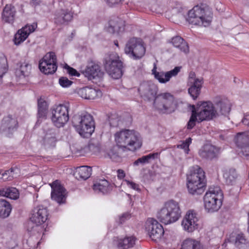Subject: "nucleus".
Returning a JSON list of instances; mask_svg holds the SVG:
<instances>
[{"label":"nucleus","mask_w":249,"mask_h":249,"mask_svg":"<svg viewBox=\"0 0 249 249\" xmlns=\"http://www.w3.org/2000/svg\"><path fill=\"white\" fill-rule=\"evenodd\" d=\"M117 146L123 149L134 152L142 146V139L140 133L133 129H123L114 135Z\"/></svg>","instance_id":"obj_1"},{"label":"nucleus","mask_w":249,"mask_h":249,"mask_svg":"<svg viewBox=\"0 0 249 249\" xmlns=\"http://www.w3.org/2000/svg\"><path fill=\"white\" fill-rule=\"evenodd\" d=\"M213 18V12L210 7L205 4L195 6L188 13L186 20L190 24L208 26Z\"/></svg>","instance_id":"obj_2"},{"label":"nucleus","mask_w":249,"mask_h":249,"mask_svg":"<svg viewBox=\"0 0 249 249\" xmlns=\"http://www.w3.org/2000/svg\"><path fill=\"white\" fill-rule=\"evenodd\" d=\"M181 209L179 203L174 200H170L164 203L158 212L157 218L166 225L174 223L181 216Z\"/></svg>","instance_id":"obj_3"},{"label":"nucleus","mask_w":249,"mask_h":249,"mask_svg":"<svg viewBox=\"0 0 249 249\" xmlns=\"http://www.w3.org/2000/svg\"><path fill=\"white\" fill-rule=\"evenodd\" d=\"M72 124L76 131L83 137L91 136L94 131V122L92 116L87 112L75 115Z\"/></svg>","instance_id":"obj_4"},{"label":"nucleus","mask_w":249,"mask_h":249,"mask_svg":"<svg viewBox=\"0 0 249 249\" xmlns=\"http://www.w3.org/2000/svg\"><path fill=\"white\" fill-rule=\"evenodd\" d=\"M187 188L190 194L193 195H200L206 186L205 172L202 168L196 166L187 176Z\"/></svg>","instance_id":"obj_5"},{"label":"nucleus","mask_w":249,"mask_h":249,"mask_svg":"<svg viewBox=\"0 0 249 249\" xmlns=\"http://www.w3.org/2000/svg\"><path fill=\"white\" fill-rule=\"evenodd\" d=\"M203 199L204 207L208 212L217 211L222 204L221 190L218 187L210 188Z\"/></svg>","instance_id":"obj_6"},{"label":"nucleus","mask_w":249,"mask_h":249,"mask_svg":"<svg viewBox=\"0 0 249 249\" xmlns=\"http://www.w3.org/2000/svg\"><path fill=\"white\" fill-rule=\"evenodd\" d=\"M69 104H59L51 109V120L54 126L58 128L63 127L69 120Z\"/></svg>","instance_id":"obj_7"},{"label":"nucleus","mask_w":249,"mask_h":249,"mask_svg":"<svg viewBox=\"0 0 249 249\" xmlns=\"http://www.w3.org/2000/svg\"><path fill=\"white\" fill-rule=\"evenodd\" d=\"M192 112L198 118V123L210 121L216 117L214 107L211 102H203L200 104H197L196 107L193 105Z\"/></svg>","instance_id":"obj_8"},{"label":"nucleus","mask_w":249,"mask_h":249,"mask_svg":"<svg viewBox=\"0 0 249 249\" xmlns=\"http://www.w3.org/2000/svg\"><path fill=\"white\" fill-rule=\"evenodd\" d=\"M124 52L135 60L141 58L145 53L143 41L140 38H130L125 45Z\"/></svg>","instance_id":"obj_9"},{"label":"nucleus","mask_w":249,"mask_h":249,"mask_svg":"<svg viewBox=\"0 0 249 249\" xmlns=\"http://www.w3.org/2000/svg\"><path fill=\"white\" fill-rule=\"evenodd\" d=\"M174 97L170 93H164L157 95V109L159 113L168 114L175 109Z\"/></svg>","instance_id":"obj_10"},{"label":"nucleus","mask_w":249,"mask_h":249,"mask_svg":"<svg viewBox=\"0 0 249 249\" xmlns=\"http://www.w3.org/2000/svg\"><path fill=\"white\" fill-rule=\"evenodd\" d=\"M183 230L188 232H192L199 228V219L197 213L193 210H189L186 213L181 222Z\"/></svg>","instance_id":"obj_11"},{"label":"nucleus","mask_w":249,"mask_h":249,"mask_svg":"<svg viewBox=\"0 0 249 249\" xmlns=\"http://www.w3.org/2000/svg\"><path fill=\"white\" fill-rule=\"evenodd\" d=\"M52 188L51 197L59 204L64 203L66 199V191L58 180L51 184Z\"/></svg>","instance_id":"obj_12"},{"label":"nucleus","mask_w":249,"mask_h":249,"mask_svg":"<svg viewBox=\"0 0 249 249\" xmlns=\"http://www.w3.org/2000/svg\"><path fill=\"white\" fill-rule=\"evenodd\" d=\"M18 126V122L16 117L12 115H8L3 119L0 127V131L9 136L17 128Z\"/></svg>","instance_id":"obj_13"},{"label":"nucleus","mask_w":249,"mask_h":249,"mask_svg":"<svg viewBox=\"0 0 249 249\" xmlns=\"http://www.w3.org/2000/svg\"><path fill=\"white\" fill-rule=\"evenodd\" d=\"M155 86L150 82H144L142 83L138 89L141 96L147 100L156 101Z\"/></svg>","instance_id":"obj_14"},{"label":"nucleus","mask_w":249,"mask_h":249,"mask_svg":"<svg viewBox=\"0 0 249 249\" xmlns=\"http://www.w3.org/2000/svg\"><path fill=\"white\" fill-rule=\"evenodd\" d=\"M81 72L89 80L100 79L103 78L104 72L100 66L96 63L91 66H88L85 68H81Z\"/></svg>","instance_id":"obj_15"},{"label":"nucleus","mask_w":249,"mask_h":249,"mask_svg":"<svg viewBox=\"0 0 249 249\" xmlns=\"http://www.w3.org/2000/svg\"><path fill=\"white\" fill-rule=\"evenodd\" d=\"M37 27V24L34 23L32 24H27L21 29L18 30L15 35L14 43L18 45L23 42L28 37L29 35L34 32Z\"/></svg>","instance_id":"obj_16"},{"label":"nucleus","mask_w":249,"mask_h":249,"mask_svg":"<svg viewBox=\"0 0 249 249\" xmlns=\"http://www.w3.org/2000/svg\"><path fill=\"white\" fill-rule=\"evenodd\" d=\"M48 216V212L47 208L42 206H38L34 209L31 220L37 225H40L46 222Z\"/></svg>","instance_id":"obj_17"},{"label":"nucleus","mask_w":249,"mask_h":249,"mask_svg":"<svg viewBox=\"0 0 249 249\" xmlns=\"http://www.w3.org/2000/svg\"><path fill=\"white\" fill-rule=\"evenodd\" d=\"M104 67L108 74L114 79H119L123 75V63H105Z\"/></svg>","instance_id":"obj_18"},{"label":"nucleus","mask_w":249,"mask_h":249,"mask_svg":"<svg viewBox=\"0 0 249 249\" xmlns=\"http://www.w3.org/2000/svg\"><path fill=\"white\" fill-rule=\"evenodd\" d=\"M17 11L12 4H6L4 7L2 14V20L9 24H13L16 18Z\"/></svg>","instance_id":"obj_19"},{"label":"nucleus","mask_w":249,"mask_h":249,"mask_svg":"<svg viewBox=\"0 0 249 249\" xmlns=\"http://www.w3.org/2000/svg\"><path fill=\"white\" fill-rule=\"evenodd\" d=\"M113 187V185L106 179H100L95 183L92 189L96 193L107 194L110 193Z\"/></svg>","instance_id":"obj_20"},{"label":"nucleus","mask_w":249,"mask_h":249,"mask_svg":"<svg viewBox=\"0 0 249 249\" xmlns=\"http://www.w3.org/2000/svg\"><path fill=\"white\" fill-rule=\"evenodd\" d=\"M79 95L85 99L93 100L98 97L101 96L102 92L98 89L85 87L78 91Z\"/></svg>","instance_id":"obj_21"},{"label":"nucleus","mask_w":249,"mask_h":249,"mask_svg":"<svg viewBox=\"0 0 249 249\" xmlns=\"http://www.w3.org/2000/svg\"><path fill=\"white\" fill-rule=\"evenodd\" d=\"M218 149L211 144L205 145L199 151V156L203 159L212 160L217 157Z\"/></svg>","instance_id":"obj_22"},{"label":"nucleus","mask_w":249,"mask_h":249,"mask_svg":"<svg viewBox=\"0 0 249 249\" xmlns=\"http://www.w3.org/2000/svg\"><path fill=\"white\" fill-rule=\"evenodd\" d=\"M181 69V67L178 66L176 67L173 70L166 72L157 71V79L161 83H166L170 80L171 78L177 75Z\"/></svg>","instance_id":"obj_23"},{"label":"nucleus","mask_w":249,"mask_h":249,"mask_svg":"<svg viewBox=\"0 0 249 249\" xmlns=\"http://www.w3.org/2000/svg\"><path fill=\"white\" fill-rule=\"evenodd\" d=\"M231 104L227 99H222L217 102L214 107L216 117L219 115H226L231 110Z\"/></svg>","instance_id":"obj_24"},{"label":"nucleus","mask_w":249,"mask_h":249,"mask_svg":"<svg viewBox=\"0 0 249 249\" xmlns=\"http://www.w3.org/2000/svg\"><path fill=\"white\" fill-rule=\"evenodd\" d=\"M176 48H178L181 52L188 53L189 52V47L188 43L183 38L179 36L173 37L171 40L168 41Z\"/></svg>","instance_id":"obj_25"},{"label":"nucleus","mask_w":249,"mask_h":249,"mask_svg":"<svg viewBox=\"0 0 249 249\" xmlns=\"http://www.w3.org/2000/svg\"><path fill=\"white\" fill-rule=\"evenodd\" d=\"M231 242L238 249H249V240L242 233L236 234L234 238H231Z\"/></svg>","instance_id":"obj_26"},{"label":"nucleus","mask_w":249,"mask_h":249,"mask_svg":"<svg viewBox=\"0 0 249 249\" xmlns=\"http://www.w3.org/2000/svg\"><path fill=\"white\" fill-rule=\"evenodd\" d=\"M72 13L68 9H61L55 15V22L58 24H62L71 21L72 19Z\"/></svg>","instance_id":"obj_27"},{"label":"nucleus","mask_w":249,"mask_h":249,"mask_svg":"<svg viewBox=\"0 0 249 249\" xmlns=\"http://www.w3.org/2000/svg\"><path fill=\"white\" fill-rule=\"evenodd\" d=\"M203 84L202 78L196 79L188 89V93L194 100H196L200 94Z\"/></svg>","instance_id":"obj_28"},{"label":"nucleus","mask_w":249,"mask_h":249,"mask_svg":"<svg viewBox=\"0 0 249 249\" xmlns=\"http://www.w3.org/2000/svg\"><path fill=\"white\" fill-rule=\"evenodd\" d=\"M48 108L47 103L45 100L42 98L38 100V120L36 125L40 124L42 119H45L47 114Z\"/></svg>","instance_id":"obj_29"},{"label":"nucleus","mask_w":249,"mask_h":249,"mask_svg":"<svg viewBox=\"0 0 249 249\" xmlns=\"http://www.w3.org/2000/svg\"><path fill=\"white\" fill-rule=\"evenodd\" d=\"M238 175L235 169H226L223 173V178L226 183L228 185L234 184L237 178Z\"/></svg>","instance_id":"obj_30"},{"label":"nucleus","mask_w":249,"mask_h":249,"mask_svg":"<svg viewBox=\"0 0 249 249\" xmlns=\"http://www.w3.org/2000/svg\"><path fill=\"white\" fill-rule=\"evenodd\" d=\"M12 210L11 204L5 199H0V219H5L10 215Z\"/></svg>","instance_id":"obj_31"},{"label":"nucleus","mask_w":249,"mask_h":249,"mask_svg":"<svg viewBox=\"0 0 249 249\" xmlns=\"http://www.w3.org/2000/svg\"><path fill=\"white\" fill-rule=\"evenodd\" d=\"M135 237L129 236L119 239L116 244L119 249H127L133 247L135 244Z\"/></svg>","instance_id":"obj_32"},{"label":"nucleus","mask_w":249,"mask_h":249,"mask_svg":"<svg viewBox=\"0 0 249 249\" xmlns=\"http://www.w3.org/2000/svg\"><path fill=\"white\" fill-rule=\"evenodd\" d=\"M56 142V134L53 129H48L45 131L43 138L44 144L46 145L53 146Z\"/></svg>","instance_id":"obj_33"},{"label":"nucleus","mask_w":249,"mask_h":249,"mask_svg":"<svg viewBox=\"0 0 249 249\" xmlns=\"http://www.w3.org/2000/svg\"><path fill=\"white\" fill-rule=\"evenodd\" d=\"M181 249H203V247L199 241L187 238L182 242Z\"/></svg>","instance_id":"obj_34"},{"label":"nucleus","mask_w":249,"mask_h":249,"mask_svg":"<svg viewBox=\"0 0 249 249\" xmlns=\"http://www.w3.org/2000/svg\"><path fill=\"white\" fill-rule=\"evenodd\" d=\"M91 168L88 166L78 167L76 170V176L78 179L86 180L89 178L91 175Z\"/></svg>","instance_id":"obj_35"},{"label":"nucleus","mask_w":249,"mask_h":249,"mask_svg":"<svg viewBox=\"0 0 249 249\" xmlns=\"http://www.w3.org/2000/svg\"><path fill=\"white\" fill-rule=\"evenodd\" d=\"M0 196L15 200L19 197V192L14 187L2 188L0 190Z\"/></svg>","instance_id":"obj_36"},{"label":"nucleus","mask_w":249,"mask_h":249,"mask_svg":"<svg viewBox=\"0 0 249 249\" xmlns=\"http://www.w3.org/2000/svg\"><path fill=\"white\" fill-rule=\"evenodd\" d=\"M40 71L45 74L53 73L57 70L56 63H39Z\"/></svg>","instance_id":"obj_37"},{"label":"nucleus","mask_w":249,"mask_h":249,"mask_svg":"<svg viewBox=\"0 0 249 249\" xmlns=\"http://www.w3.org/2000/svg\"><path fill=\"white\" fill-rule=\"evenodd\" d=\"M19 174V169L18 167H12L10 170L1 174V180L3 181L11 180L14 178H17Z\"/></svg>","instance_id":"obj_38"},{"label":"nucleus","mask_w":249,"mask_h":249,"mask_svg":"<svg viewBox=\"0 0 249 249\" xmlns=\"http://www.w3.org/2000/svg\"><path fill=\"white\" fill-rule=\"evenodd\" d=\"M109 24L107 31L110 33H118L124 29L123 22L119 19L115 21L111 20L109 21Z\"/></svg>","instance_id":"obj_39"},{"label":"nucleus","mask_w":249,"mask_h":249,"mask_svg":"<svg viewBox=\"0 0 249 249\" xmlns=\"http://www.w3.org/2000/svg\"><path fill=\"white\" fill-rule=\"evenodd\" d=\"M234 142L236 145L240 147L249 143V135L246 132H239L235 137Z\"/></svg>","instance_id":"obj_40"},{"label":"nucleus","mask_w":249,"mask_h":249,"mask_svg":"<svg viewBox=\"0 0 249 249\" xmlns=\"http://www.w3.org/2000/svg\"><path fill=\"white\" fill-rule=\"evenodd\" d=\"M155 220L153 218H148L145 223V229L148 234L152 240H155L154 230Z\"/></svg>","instance_id":"obj_41"},{"label":"nucleus","mask_w":249,"mask_h":249,"mask_svg":"<svg viewBox=\"0 0 249 249\" xmlns=\"http://www.w3.org/2000/svg\"><path fill=\"white\" fill-rule=\"evenodd\" d=\"M155 159V153H150L147 155L143 156L141 158L138 159L136 160H135L133 164L135 166H138L140 164H144L146 163H149L151 162V161L154 160Z\"/></svg>","instance_id":"obj_42"},{"label":"nucleus","mask_w":249,"mask_h":249,"mask_svg":"<svg viewBox=\"0 0 249 249\" xmlns=\"http://www.w3.org/2000/svg\"><path fill=\"white\" fill-rule=\"evenodd\" d=\"M104 59L105 62H122L123 61L122 58L115 52L106 54Z\"/></svg>","instance_id":"obj_43"},{"label":"nucleus","mask_w":249,"mask_h":249,"mask_svg":"<svg viewBox=\"0 0 249 249\" xmlns=\"http://www.w3.org/2000/svg\"><path fill=\"white\" fill-rule=\"evenodd\" d=\"M57 57L55 53L50 52L47 53L39 62H56Z\"/></svg>","instance_id":"obj_44"},{"label":"nucleus","mask_w":249,"mask_h":249,"mask_svg":"<svg viewBox=\"0 0 249 249\" xmlns=\"http://www.w3.org/2000/svg\"><path fill=\"white\" fill-rule=\"evenodd\" d=\"M120 118L116 113L110 114L108 117V121L112 127H117L119 124Z\"/></svg>","instance_id":"obj_45"},{"label":"nucleus","mask_w":249,"mask_h":249,"mask_svg":"<svg viewBox=\"0 0 249 249\" xmlns=\"http://www.w3.org/2000/svg\"><path fill=\"white\" fill-rule=\"evenodd\" d=\"M63 68L66 70V72L72 76L79 77L80 74L75 69L69 66L67 63H65Z\"/></svg>","instance_id":"obj_46"},{"label":"nucleus","mask_w":249,"mask_h":249,"mask_svg":"<svg viewBox=\"0 0 249 249\" xmlns=\"http://www.w3.org/2000/svg\"><path fill=\"white\" fill-rule=\"evenodd\" d=\"M72 83L73 82L66 77H61L59 79V84L62 87L64 88L70 87Z\"/></svg>","instance_id":"obj_47"},{"label":"nucleus","mask_w":249,"mask_h":249,"mask_svg":"<svg viewBox=\"0 0 249 249\" xmlns=\"http://www.w3.org/2000/svg\"><path fill=\"white\" fill-rule=\"evenodd\" d=\"M198 122V118L195 115V114L192 112V114L190 118L187 123V128L188 129H192L195 125L196 123Z\"/></svg>","instance_id":"obj_48"},{"label":"nucleus","mask_w":249,"mask_h":249,"mask_svg":"<svg viewBox=\"0 0 249 249\" xmlns=\"http://www.w3.org/2000/svg\"><path fill=\"white\" fill-rule=\"evenodd\" d=\"M192 142V139L191 138L187 139L185 141L183 142L181 144L178 145V147L184 149L186 153H188L189 151V146L190 144Z\"/></svg>","instance_id":"obj_49"},{"label":"nucleus","mask_w":249,"mask_h":249,"mask_svg":"<svg viewBox=\"0 0 249 249\" xmlns=\"http://www.w3.org/2000/svg\"><path fill=\"white\" fill-rule=\"evenodd\" d=\"M25 65L23 66L22 65H20L19 67V68H17L16 70L15 73L17 76L20 77L21 76H24L25 75V71L27 67L28 66V64L27 63H24Z\"/></svg>","instance_id":"obj_50"},{"label":"nucleus","mask_w":249,"mask_h":249,"mask_svg":"<svg viewBox=\"0 0 249 249\" xmlns=\"http://www.w3.org/2000/svg\"><path fill=\"white\" fill-rule=\"evenodd\" d=\"M164 232L163 226L157 221V238H159L160 240H162Z\"/></svg>","instance_id":"obj_51"},{"label":"nucleus","mask_w":249,"mask_h":249,"mask_svg":"<svg viewBox=\"0 0 249 249\" xmlns=\"http://www.w3.org/2000/svg\"><path fill=\"white\" fill-rule=\"evenodd\" d=\"M241 149V153L242 155L246 157L247 159L249 158V143L240 147Z\"/></svg>","instance_id":"obj_52"},{"label":"nucleus","mask_w":249,"mask_h":249,"mask_svg":"<svg viewBox=\"0 0 249 249\" xmlns=\"http://www.w3.org/2000/svg\"><path fill=\"white\" fill-rule=\"evenodd\" d=\"M124 181L125 182L127 185V186L133 190H136L137 191H140V186L139 185L135 183L133 181H129L127 179L124 180Z\"/></svg>","instance_id":"obj_53"},{"label":"nucleus","mask_w":249,"mask_h":249,"mask_svg":"<svg viewBox=\"0 0 249 249\" xmlns=\"http://www.w3.org/2000/svg\"><path fill=\"white\" fill-rule=\"evenodd\" d=\"M107 154L110 159H115L118 157V153L116 147L114 146L110 148L107 152Z\"/></svg>","instance_id":"obj_54"},{"label":"nucleus","mask_w":249,"mask_h":249,"mask_svg":"<svg viewBox=\"0 0 249 249\" xmlns=\"http://www.w3.org/2000/svg\"><path fill=\"white\" fill-rule=\"evenodd\" d=\"M8 69V63H0V78L7 72Z\"/></svg>","instance_id":"obj_55"},{"label":"nucleus","mask_w":249,"mask_h":249,"mask_svg":"<svg viewBox=\"0 0 249 249\" xmlns=\"http://www.w3.org/2000/svg\"><path fill=\"white\" fill-rule=\"evenodd\" d=\"M130 214L125 213L123 214L122 215L120 216L119 217V222L120 224L123 223L126 220L129 219L130 218Z\"/></svg>","instance_id":"obj_56"},{"label":"nucleus","mask_w":249,"mask_h":249,"mask_svg":"<svg viewBox=\"0 0 249 249\" xmlns=\"http://www.w3.org/2000/svg\"><path fill=\"white\" fill-rule=\"evenodd\" d=\"M117 177L119 179H122L124 178L125 176V174L124 170L122 169H118L117 171Z\"/></svg>","instance_id":"obj_57"},{"label":"nucleus","mask_w":249,"mask_h":249,"mask_svg":"<svg viewBox=\"0 0 249 249\" xmlns=\"http://www.w3.org/2000/svg\"><path fill=\"white\" fill-rule=\"evenodd\" d=\"M242 122L249 128V114L245 115Z\"/></svg>","instance_id":"obj_58"},{"label":"nucleus","mask_w":249,"mask_h":249,"mask_svg":"<svg viewBox=\"0 0 249 249\" xmlns=\"http://www.w3.org/2000/svg\"><path fill=\"white\" fill-rule=\"evenodd\" d=\"M189 78L190 79H194V80L196 78V74L193 71H191L189 73Z\"/></svg>","instance_id":"obj_59"},{"label":"nucleus","mask_w":249,"mask_h":249,"mask_svg":"<svg viewBox=\"0 0 249 249\" xmlns=\"http://www.w3.org/2000/svg\"><path fill=\"white\" fill-rule=\"evenodd\" d=\"M6 60L5 56L3 53H0V61L4 62Z\"/></svg>","instance_id":"obj_60"},{"label":"nucleus","mask_w":249,"mask_h":249,"mask_svg":"<svg viewBox=\"0 0 249 249\" xmlns=\"http://www.w3.org/2000/svg\"><path fill=\"white\" fill-rule=\"evenodd\" d=\"M153 68L152 70V74L154 75V77H156V63H153Z\"/></svg>","instance_id":"obj_61"},{"label":"nucleus","mask_w":249,"mask_h":249,"mask_svg":"<svg viewBox=\"0 0 249 249\" xmlns=\"http://www.w3.org/2000/svg\"><path fill=\"white\" fill-rule=\"evenodd\" d=\"M159 26L160 27L159 28L157 26V31L161 32L162 31V27L160 25H159Z\"/></svg>","instance_id":"obj_62"},{"label":"nucleus","mask_w":249,"mask_h":249,"mask_svg":"<svg viewBox=\"0 0 249 249\" xmlns=\"http://www.w3.org/2000/svg\"><path fill=\"white\" fill-rule=\"evenodd\" d=\"M248 231L249 233V212L248 213Z\"/></svg>","instance_id":"obj_63"},{"label":"nucleus","mask_w":249,"mask_h":249,"mask_svg":"<svg viewBox=\"0 0 249 249\" xmlns=\"http://www.w3.org/2000/svg\"><path fill=\"white\" fill-rule=\"evenodd\" d=\"M114 44H115L116 46H117V47H118V46H119L118 42V41H117V40H115V41H114Z\"/></svg>","instance_id":"obj_64"}]
</instances>
